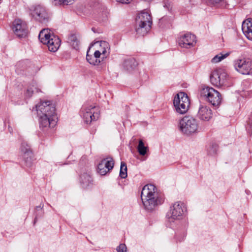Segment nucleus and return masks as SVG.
<instances>
[{"label":"nucleus","instance_id":"obj_1","mask_svg":"<svg viewBox=\"0 0 252 252\" xmlns=\"http://www.w3.org/2000/svg\"><path fill=\"white\" fill-rule=\"evenodd\" d=\"M39 117L40 127H54L57 122V117L54 105L51 101H41L33 107Z\"/></svg>","mask_w":252,"mask_h":252},{"label":"nucleus","instance_id":"obj_2","mask_svg":"<svg viewBox=\"0 0 252 252\" xmlns=\"http://www.w3.org/2000/svg\"><path fill=\"white\" fill-rule=\"evenodd\" d=\"M110 46L105 41H98L92 44L86 56L88 62L94 65H98L110 54Z\"/></svg>","mask_w":252,"mask_h":252},{"label":"nucleus","instance_id":"obj_3","mask_svg":"<svg viewBox=\"0 0 252 252\" xmlns=\"http://www.w3.org/2000/svg\"><path fill=\"white\" fill-rule=\"evenodd\" d=\"M141 198L144 208L149 212L156 210L163 202V199L159 195L157 188L152 184L143 187Z\"/></svg>","mask_w":252,"mask_h":252},{"label":"nucleus","instance_id":"obj_4","mask_svg":"<svg viewBox=\"0 0 252 252\" xmlns=\"http://www.w3.org/2000/svg\"><path fill=\"white\" fill-rule=\"evenodd\" d=\"M137 26L136 32L137 34L144 36L150 30L152 20L150 15L147 12L140 13L136 20Z\"/></svg>","mask_w":252,"mask_h":252},{"label":"nucleus","instance_id":"obj_5","mask_svg":"<svg viewBox=\"0 0 252 252\" xmlns=\"http://www.w3.org/2000/svg\"><path fill=\"white\" fill-rule=\"evenodd\" d=\"M200 95L214 107L219 106L221 102V96L220 93L214 88L206 87L200 92Z\"/></svg>","mask_w":252,"mask_h":252},{"label":"nucleus","instance_id":"obj_6","mask_svg":"<svg viewBox=\"0 0 252 252\" xmlns=\"http://www.w3.org/2000/svg\"><path fill=\"white\" fill-rule=\"evenodd\" d=\"M173 103L176 112L184 114L189 110L190 102L187 94L180 92L175 96Z\"/></svg>","mask_w":252,"mask_h":252},{"label":"nucleus","instance_id":"obj_7","mask_svg":"<svg viewBox=\"0 0 252 252\" xmlns=\"http://www.w3.org/2000/svg\"><path fill=\"white\" fill-rule=\"evenodd\" d=\"M30 11L32 18L40 23H46L50 19L49 13L46 8L41 5L31 7Z\"/></svg>","mask_w":252,"mask_h":252},{"label":"nucleus","instance_id":"obj_8","mask_svg":"<svg viewBox=\"0 0 252 252\" xmlns=\"http://www.w3.org/2000/svg\"><path fill=\"white\" fill-rule=\"evenodd\" d=\"M210 79L213 85L220 87L226 85L228 75L225 70L218 68L212 72Z\"/></svg>","mask_w":252,"mask_h":252},{"label":"nucleus","instance_id":"obj_9","mask_svg":"<svg viewBox=\"0 0 252 252\" xmlns=\"http://www.w3.org/2000/svg\"><path fill=\"white\" fill-rule=\"evenodd\" d=\"M179 127L182 132L189 134L196 131L198 124L195 119L190 116H186L180 121Z\"/></svg>","mask_w":252,"mask_h":252},{"label":"nucleus","instance_id":"obj_10","mask_svg":"<svg viewBox=\"0 0 252 252\" xmlns=\"http://www.w3.org/2000/svg\"><path fill=\"white\" fill-rule=\"evenodd\" d=\"M234 66L239 73L244 75L252 74V61L248 58L238 59L235 60Z\"/></svg>","mask_w":252,"mask_h":252},{"label":"nucleus","instance_id":"obj_11","mask_svg":"<svg viewBox=\"0 0 252 252\" xmlns=\"http://www.w3.org/2000/svg\"><path fill=\"white\" fill-rule=\"evenodd\" d=\"M185 210V205L183 202H176L170 207V210L167 213L166 217L169 221L180 220L182 218Z\"/></svg>","mask_w":252,"mask_h":252},{"label":"nucleus","instance_id":"obj_12","mask_svg":"<svg viewBox=\"0 0 252 252\" xmlns=\"http://www.w3.org/2000/svg\"><path fill=\"white\" fill-rule=\"evenodd\" d=\"M12 30L15 34L20 38L25 37L28 33L26 23L20 19H16L13 23Z\"/></svg>","mask_w":252,"mask_h":252},{"label":"nucleus","instance_id":"obj_13","mask_svg":"<svg viewBox=\"0 0 252 252\" xmlns=\"http://www.w3.org/2000/svg\"><path fill=\"white\" fill-rule=\"evenodd\" d=\"M95 106H90L86 107L83 111V119L87 124H90L92 121L96 120L99 117Z\"/></svg>","mask_w":252,"mask_h":252},{"label":"nucleus","instance_id":"obj_14","mask_svg":"<svg viewBox=\"0 0 252 252\" xmlns=\"http://www.w3.org/2000/svg\"><path fill=\"white\" fill-rule=\"evenodd\" d=\"M114 164V162L112 158H104L98 165V172L101 175H105L113 168Z\"/></svg>","mask_w":252,"mask_h":252},{"label":"nucleus","instance_id":"obj_15","mask_svg":"<svg viewBox=\"0 0 252 252\" xmlns=\"http://www.w3.org/2000/svg\"><path fill=\"white\" fill-rule=\"evenodd\" d=\"M195 38L194 35L191 33H186L181 36L179 39V45L182 48H190L195 45L196 43Z\"/></svg>","mask_w":252,"mask_h":252},{"label":"nucleus","instance_id":"obj_16","mask_svg":"<svg viewBox=\"0 0 252 252\" xmlns=\"http://www.w3.org/2000/svg\"><path fill=\"white\" fill-rule=\"evenodd\" d=\"M197 116L202 121H209L213 117L212 111L209 107L201 105L199 108Z\"/></svg>","mask_w":252,"mask_h":252},{"label":"nucleus","instance_id":"obj_17","mask_svg":"<svg viewBox=\"0 0 252 252\" xmlns=\"http://www.w3.org/2000/svg\"><path fill=\"white\" fill-rule=\"evenodd\" d=\"M20 152L28 166L31 164V158L32 157V152L30 146L26 142H23L20 147Z\"/></svg>","mask_w":252,"mask_h":252},{"label":"nucleus","instance_id":"obj_18","mask_svg":"<svg viewBox=\"0 0 252 252\" xmlns=\"http://www.w3.org/2000/svg\"><path fill=\"white\" fill-rule=\"evenodd\" d=\"M242 30L244 35L249 40H252V19L248 18L243 21Z\"/></svg>","mask_w":252,"mask_h":252},{"label":"nucleus","instance_id":"obj_19","mask_svg":"<svg viewBox=\"0 0 252 252\" xmlns=\"http://www.w3.org/2000/svg\"><path fill=\"white\" fill-rule=\"evenodd\" d=\"M60 43V39L55 35H52V38L48 40L45 45H47L50 51L55 52L59 49Z\"/></svg>","mask_w":252,"mask_h":252},{"label":"nucleus","instance_id":"obj_20","mask_svg":"<svg viewBox=\"0 0 252 252\" xmlns=\"http://www.w3.org/2000/svg\"><path fill=\"white\" fill-rule=\"evenodd\" d=\"M52 35L50 32V31L48 29L42 30L39 34V39L41 43L44 44H46L48 42V40H50L52 38Z\"/></svg>","mask_w":252,"mask_h":252},{"label":"nucleus","instance_id":"obj_21","mask_svg":"<svg viewBox=\"0 0 252 252\" xmlns=\"http://www.w3.org/2000/svg\"><path fill=\"white\" fill-rule=\"evenodd\" d=\"M81 183L83 185V187L87 188L91 184L92 180L90 175L88 174L84 173L81 177Z\"/></svg>","mask_w":252,"mask_h":252},{"label":"nucleus","instance_id":"obj_22","mask_svg":"<svg viewBox=\"0 0 252 252\" xmlns=\"http://www.w3.org/2000/svg\"><path fill=\"white\" fill-rule=\"evenodd\" d=\"M124 65L127 70L130 71L135 68L137 63L133 59L127 60L125 61Z\"/></svg>","mask_w":252,"mask_h":252},{"label":"nucleus","instance_id":"obj_23","mask_svg":"<svg viewBox=\"0 0 252 252\" xmlns=\"http://www.w3.org/2000/svg\"><path fill=\"white\" fill-rule=\"evenodd\" d=\"M230 55L229 52H227L225 54L220 53L216 55L211 60V62L213 63H217L221 62L223 59L227 58Z\"/></svg>","mask_w":252,"mask_h":252},{"label":"nucleus","instance_id":"obj_24","mask_svg":"<svg viewBox=\"0 0 252 252\" xmlns=\"http://www.w3.org/2000/svg\"><path fill=\"white\" fill-rule=\"evenodd\" d=\"M147 149L148 147L145 146L143 141L140 140L137 146V151L139 154L142 156H144L147 153Z\"/></svg>","mask_w":252,"mask_h":252},{"label":"nucleus","instance_id":"obj_25","mask_svg":"<svg viewBox=\"0 0 252 252\" xmlns=\"http://www.w3.org/2000/svg\"><path fill=\"white\" fill-rule=\"evenodd\" d=\"M120 176L122 178L125 179L127 177V167L126 163L121 162Z\"/></svg>","mask_w":252,"mask_h":252},{"label":"nucleus","instance_id":"obj_26","mask_svg":"<svg viewBox=\"0 0 252 252\" xmlns=\"http://www.w3.org/2000/svg\"><path fill=\"white\" fill-rule=\"evenodd\" d=\"M69 40L70 41V43L71 45V46L73 47V48L77 49L79 45V41L77 39L76 36L74 35H71L69 38Z\"/></svg>","mask_w":252,"mask_h":252},{"label":"nucleus","instance_id":"obj_27","mask_svg":"<svg viewBox=\"0 0 252 252\" xmlns=\"http://www.w3.org/2000/svg\"><path fill=\"white\" fill-rule=\"evenodd\" d=\"M218 150V146L216 145H213L208 149V154L210 156H214L216 154Z\"/></svg>","mask_w":252,"mask_h":252},{"label":"nucleus","instance_id":"obj_28","mask_svg":"<svg viewBox=\"0 0 252 252\" xmlns=\"http://www.w3.org/2000/svg\"><path fill=\"white\" fill-rule=\"evenodd\" d=\"M35 90H37V89L33 86L29 87L26 92V96L28 97L32 96Z\"/></svg>","mask_w":252,"mask_h":252},{"label":"nucleus","instance_id":"obj_29","mask_svg":"<svg viewBox=\"0 0 252 252\" xmlns=\"http://www.w3.org/2000/svg\"><path fill=\"white\" fill-rule=\"evenodd\" d=\"M60 4L68 5L73 3L74 0H58Z\"/></svg>","mask_w":252,"mask_h":252},{"label":"nucleus","instance_id":"obj_30","mask_svg":"<svg viewBox=\"0 0 252 252\" xmlns=\"http://www.w3.org/2000/svg\"><path fill=\"white\" fill-rule=\"evenodd\" d=\"M126 245L123 244H120L117 249L118 252H126Z\"/></svg>","mask_w":252,"mask_h":252},{"label":"nucleus","instance_id":"obj_31","mask_svg":"<svg viewBox=\"0 0 252 252\" xmlns=\"http://www.w3.org/2000/svg\"><path fill=\"white\" fill-rule=\"evenodd\" d=\"M117 1L121 2L122 3H129L131 0H116Z\"/></svg>","mask_w":252,"mask_h":252},{"label":"nucleus","instance_id":"obj_32","mask_svg":"<svg viewBox=\"0 0 252 252\" xmlns=\"http://www.w3.org/2000/svg\"><path fill=\"white\" fill-rule=\"evenodd\" d=\"M212 4H217L219 3L221 0H208Z\"/></svg>","mask_w":252,"mask_h":252},{"label":"nucleus","instance_id":"obj_33","mask_svg":"<svg viewBox=\"0 0 252 252\" xmlns=\"http://www.w3.org/2000/svg\"><path fill=\"white\" fill-rule=\"evenodd\" d=\"M250 130H251L250 136L252 138V123L250 125Z\"/></svg>","mask_w":252,"mask_h":252},{"label":"nucleus","instance_id":"obj_34","mask_svg":"<svg viewBox=\"0 0 252 252\" xmlns=\"http://www.w3.org/2000/svg\"><path fill=\"white\" fill-rule=\"evenodd\" d=\"M23 64H24V63L23 62H20L18 63V65L19 66H20V65H22L23 66Z\"/></svg>","mask_w":252,"mask_h":252}]
</instances>
